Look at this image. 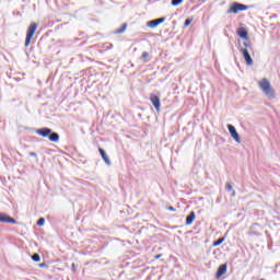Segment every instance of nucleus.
<instances>
[{
	"mask_svg": "<svg viewBox=\"0 0 280 280\" xmlns=\"http://www.w3.org/2000/svg\"><path fill=\"white\" fill-rule=\"evenodd\" d=\"M236 34L240 38L248 39V31L245 27L237 28Z\"/></svg>",
	"mask_w": 280,
	"mask_h": 280,
	"instance_id": "9",
	"label": "nucleus"
},
{
	"mask_svg": "<svg viewBox=\"0 0 280 280\" xmlns=\"http://www.w3.org/2000/svg\"><path fill=\"white\" fill-rule=\"evenodd\" d=\"M161 23H165V18H160L156 20L149 21L147 25H148V27L154 28V27L161 25Z\"/></svg>",
	"mask_w": 280,
	"mask_h": 280,
	"instance_id": "8",
	"label": "nucleus"
},
{
	"mask_svg": "<svg viewBox=\"0 0 280 280\" xmlns=\"http://www.w3.org/2000/svg\"><path fill=\"white\" fill-rule=\"evenodd\" d=\"M183 3V0H172V5H180Z\"/></svg>",
	"mask_w": 280,
	"mask_h": 280,
	"instance_id": "20",
	"label": "nucleus"
},
{
	"mask_svg": "<svg viewBox=\"0 0 280 280\" xmlns=\"http://www.w3.org/2000/svg\"><path fill=\"white\" fill-rule=\"evenodd\" d=\"M150 59V52L144 51L141 55V60H143L144 62H148V60Z\"/></svg>",
	"mask_w": 280,
	"mask_h": 280,
	"instance_id": "15",
	"label": "nucleus"
},
{
	"mask_svg": "<svg viewBox=\"0 0 280 280\" xmlns=\"http://www.w3.org/2000/svg\"><path fill=\"white\" fill-rule=\"evenodd\" d=\"M98 152H100L104 163H106V165H110V159L106 154V151H104V149H102V148H98Z\"/></svg>",
	"mask_w": 280,
	"mask_h": 280,
	"instance_id": "10",
	"label": "nucleus"
},
{
	"mask_svg": "<svg viewBox=\"0 0 280 280\" xmlns=\"http://www.w3.org/2000/svg\"><path fill=\"white\" fill-rule=\"evenodd\" d=\"M223 275H226V265H221L215 273L217 279H220Z\"/></svg>",
	"mask_w": 280,
	"mask_h": 280,
	"instance_id": "11",
	"label": "nucleus"
},
{
	"mask_svg": "<svg viewBox=\"0 0 280 280\" xmlns=\"http://www.w3.org/2000/svg\"><path fill=\"white\" fill-rule=\"evenodd\" d=\"M36 30H38V24L32 23L27 31H26V39H25V47H30L32 43V38H34V34H36Z\"/></svg>",
	"mask_w": 280,
	"mask_h": 280,
	"instance_id": "3",
	"label": "nucleus"
},
{
	"mask_svg": "<svg viewBox=\"0 0 280 280\" xmlns=\"http://www.w3.org/2000/svg\"><path fill=\"white\" fill-rule=\"evenodd\" d=\"M0 222H4L5 224H16V220L14 218H11L3 212H0Z\"/></svg>",
	"mask_w": 280,
	"mask_h": 280,
	"instance_id": "7",
	"label": "nucleus"
},
{
	"mask_svg": "<svg viewBox=\"0 0 280 280\" xmlns=\"http://www.w3.org/2000/svg\"><path fill=\"white\" fill-rule=\"evenodd\" d=\"M126 27H128V24H122V27L118 28L115 34H124L126 32Z\"/></svg>",
	"mask_w": 280,
	"mask_h": 280,
	"instance_id": "16",
	"label": "nucleus"
},
{
	"mask_svg": "<svg viewBox=\"0 0 280 280\" xmlns=\"http://www.w3.org/2000/svg\"><path fill=\"white\" fill-rule=\"evenodd\" d=\"M30 156H36V153L35 152H31Z\"/></svg>",
	"mask_w": 280,
	"mask_h": 280,
	"instance_id": "26",
	"label": "nucleus"
},
{
	"mask_svg": "<svg viewBox=\"0 0 280 280\" xmlns=\"http://www.w3.org/2000/svg\"><path fill=\"white\" fill-rule=\"evenodd\" d=\"M161 257H163V254L155 255L154 259H161Z\"/></svg>",
	"mask_w": 280,
	"mask_h": 280,
	"instance_id": "23",
	"label": "nucleus"
},
{
	"mask_svg": "<svg viewBox=\"0 0 280 280\" xmlns=\"http://www.w3.org/2000/svg\"><path fill=\"white\" fill-rule=\"evenodd\" d=\"M225 188L228 191H233V186L231 185V183H226Z\"/></svg>",
	"mask_w": 280,
	"mask_h": 280,
	"instance_id": "21",
	"label": "nucleus"
},
{
	"mask_svg": "<svg viewBox=\"0 0 280 280\" xmlns=\"http://www.w3.org/2000/svg\"><path fill=\"white\" fill-rule=\"evenodd\" d=\"M228 129H229L231 137H233V139L236 141V143H241L240 133H237V130L235 129V127L233 125H228Z\"/></svg>",
	"mask_w": 280,
	"mask_h": 280,
	"instance_id": "6",
	"label": "nucleus"
},
{
	"mask_svg": "<svg viewBox=\"0 0 280 280\" xmlns=\"http://www.w3.org/2000/svg\"><path fill=\"white\" fill-rule=\"evenodd\" d=\"M222 242H224V237L219 238L218 241H215V242L213 243V246H220V244H222Z\"/></svg>",
	"mask_w": 280,
	"mask_h": 280,
	"instance_id": "19",
	"label": "nucleus"
},
{
	"mask_svg": "<svg viewBox=\"0 0 280 280\" xmlns=\"http://www.w3.org/2000/svg\"><path fill=\"white\" fill-rule=\"evenodd\" d=\"M245 10H248V7L240 2H234L228 10V14H237V12H244Z\"/></svg>",
	"mask_w": 280,
	"mask_h": 280,
	"instance_id": "4",
	"label": "nucleus"
},
{
	"mask_svg": "<svg viewBox=\"0 0 280 280\" xmlns=\"http://www.w3.org/2000/svg\"><path fill=\"white\" fill-rule=\"evenodd\" d=\"M49 141H52L54 143H58V141H60V136L56 132H50L49 136Z\"/></svg>",
	"mask_w": 280,
	"mask_h": 280,
	"instance_id": "14",
	"label": "nucleus"
},
{
	"mask_svg": "<svg viewBox=\"0 0 280 280\" xmlns=\"http://www.w3.org/2000/svg\"><path fill=\"white\" fill-rule=\"evenodd\" d=\"M36 132L39 135V137H49V133L51 132V129L42 128V129H37Z\"/></svg>",
	"mask_w": 280,
	"mask_h": 280,
	"instance_id": "12",
	"label": "nucleus"
},
{
	"mask_svg": "<svg viewBox=\"0 0 280 280\" xmlns=\"http://www.w3.org/2000/svg\"><path fill=\"white\" fill-rule=\"evenodd\" d=\"M45 225V218H40L37 221V226H44Z\"/></svg>",
	"mask_w": 280,
	"mask_h": 280,
	"instance_id": "18",
	"label": "nucleus"
},
{
	"mask_svg": "<svg viewBox=\"0 0 280 280\" xmlns=\"http://www.w3.org/2000/svg\"><path fill=\"white\" fill-rule=\"evenodd\" d=\"M245 48H241L240 51L247 65V67H253V57H250V52L248 51H253V46H250V44L248 43H244Z\"/></svg>",
	"mask_w": 280,
	"mask_h": 280,
	"instance_id": "2",
	"label": "nucleus"
},
{
	"mask_svg": "<svg viewBox=\"0 0 280 280\" xmlns=\"http://www.w3.org/2000/svg\"><path fill=\"white\" fill-rule=\"evenodd\" d=\"M258 86L262 90L267 97H275V89H272V85H270V81H268V79L264 78L260 80L258 82Z\"/></svg>",
	"mask_w": 280,
	"mask_h": 280,
	"instance_id": "1",
	"label": "nucleus"
},
{
	"mask_svg": "<svg viewBox=\"0 0 280 280\" xmlns=\"http://www.w3.org/2000/svg\"><path fill=\"white\" fill-rule=\"evenodd\" d=\"M232 196H235V191H233Z\"/></svg>",
	"mask_w": 280,
	"mask_h": 280,
	"instance_id": "27",
	"label": "nucleus"
},
{
	"mask_svg": "<svg viewBox=\"0 0 280 280\" xmlns=\"http://www.w3.org/2000/svg\"><path fill=\"white\" fill-rule=\"evenodd\" d=\"M184 25L185 27H189V25H191V20L190 19L185 20Z\"/></svg>",
	"mask_w": 280,
	"mask_h": 280,
	"instance_id": "22",
	"label": "nucleus"
},
{
	"mask_svg": "<svg viewBox=\"0 0 280 280\" xmlns=\"http://www.w3.org/2000/svg\"><path fill=\"white\" fill-rule=\"evenodd\" d=\"M194 220H196V212L191 211L189 215L186 218V225L189 226L194 224Z\"/></svg>",
	"mask_w": 280,
	"mask_h": 280,
	"instance_id": "13",
	"label": "nucleus"
},
{
	"mask_svg": "<svg viewBox=\"0 0 280 280\" xmlns=\"http://www.w3.org/2000/svg\"><path fill=\"white\" fill-rule=\"evenodd\" d=\"M39 268H47V264L45 262L39 264Z\"/></svg>",
	"mask_w": 280,
	"mask_h": 280,
	"instance_id": "24",
	"label": "nucleus"
},
{
	"mask_svg": "<svg viewBox=\"0 0 280 280\" xmlns=\"http://www.w3.org/2000/svg\"><path fill=\"white\" fill-rule=\"evenodd\" d=\"M32 259H33V261L38 262V261H40V255L34 254V255L32 256Z\"/></svg>",
	"mask_w": 280,
	"mask_h": 280,
	"instance_id": "17",
	"label": "nucleus"
},
{
	"mask_svg": "<svg viewBox=\"0 0 280 280\" xmlns=\"http://www.w3.org/2000/svg\"><path fill=\"white\" fill-rule=\"evenodd\" d=\"M168 211H176V208L170 206V207H168Z\"/></svg>",
	"mask_w": 280,
	"mask_h": 280,
	"instance_id": "25",
	"label": "nucleus"
},
{
	"mask_svg": "<svg viewBox=\"0 0 280 280\" xmlns=\"http://www.w3.org/2000/svg\"><path fill=\"white\" fill-rule=\"evenodd\" d=\"M150 102L154 106L155 110L159 113L161 110V98L159 96L151 94Z\"/></svg>",
	"mask_w": 280,
	"mask_h": 280,
	"instance_id": "5",
	"label": "nucleus"
}]
</instances>
